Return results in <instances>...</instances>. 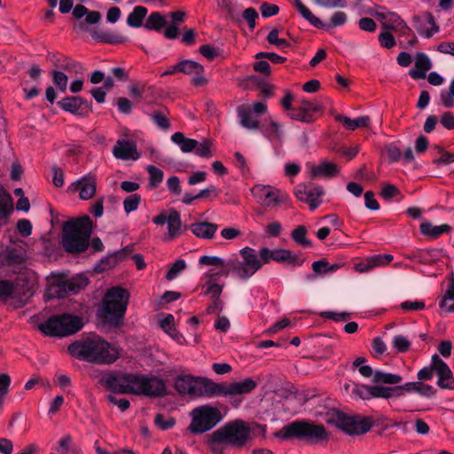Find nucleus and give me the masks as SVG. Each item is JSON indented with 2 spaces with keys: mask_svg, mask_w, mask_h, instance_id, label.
<instances>
[{
  "mask_svg": "<svg viewBox=\"0 0 454 454\" xmlns=\"http://www.w3.org/2000/svg\"><path fill=\"white\" fill-rule=\"evenodd\" d=\"M266 434V426L243 419H234L206 436L205 442L213 454H224L227 446L241 449L256 436Z\"/></svg>",
  "mask_w": 454,
  "mask_h": 454,
  "instance_id": "1",
  "label": "nucleus"
},
{
  "mask_svg": "<svg viewBox=\"0 0 454 454\" xmlns=\"http://www.w3.org/2000/svg\"><path fill=\"white\" fill-rule=\"evenodd\" d=\"M70 355L80 360L110 364L120 356V350L99 336L88 337L68 346Z\"/></svg>",
  "mask_w": 454,
  "mask_h": 454,
  "instance_id": "2",
  "label": "nucleus"
},
{
  "mask_svg": "<svg viewBox=\"0 0 454 454\" xmlns=\"http://www.w3.org/2000/svg\"><path fill=\"white\" fill-rule=\"evenodd\" d=\"M91 234L90 216L67 221L62 226L61 246L68 254H80L88 249Z\"/></svg>",
  "mask_w": 454,
  "mask_h": 454,
  "instance_id": "3",
  "label": "nucleus"
},
{
  "mask_svg": "<svg viewBox=\"0 0 454 454\" xmlns=\"http://www.w3.org/2000/svg\"><path fill=\"white\" fill-rule=\"evenodd\" d=\"M129 293L127 289L114 286L105 294L97 317L105 325L119 326L127 310Z\"/></svg>",
  "mask_w": 454,
  "mask_h": 454,
  "instance_id": "4",
  "label": "nucleus"
},
{
  "mask_svg": "<svg viewBox=\"0 0 454 454\" xmlns=\"http://www.w3.org/2000/svg\"><path fill=\"white\" fill-rule=\"evenodd\" d=\"M275 436L283 440L296 438L311 443L326 442L329 434L323 425L309 420H295L284 426Z\"/></svg>",
  "mask_w": 454,
  "mask_h": 454,
  "instance_id": "5",
  "label": "nucleus"
},
{
  "mask_svg": "<svg viewBox=\"0 0 454 454\" xmlns=\"http://www.w3.org/2000/svg\"><path fill=\"white\" fill-rule=\"evenodd\" d=\"M84 323L81 317L63 313L52 316L39 325V330L48 336L65 337L74 334L80 331Z\"/></svg>",
  "mask_w": 454,
  "mask_h": 454,
  "instance_id": "6",
  "label": "nucleus"
},
{
  "mask_svg": "<svg viewBox=\"0 0 454 454\" xmlns=\"http://www.w3.org/2000/svg\"><path fill=\"white\" fill-rule=\"evenodd\" d=\"M187 430L192 434H200L214 428L223 419L217 407L202 405L193 409Z\"/></svg>",
  "mask_w": 454,
  "mask_h": 454,
  "instance_id": "7",
  "label": "nucleus"
},
{
  "mask_svg": "<svg viewBox=\"0 0 454 454\" xmlns=\"http://www.w3.org/2000/svg\"><path fill=\"white\" fill-rule=\"evenodd\" d=\"M329 424L334 425L338 429L346 434L362 435L369 432L372 428V419L362 416H348L340 411H335L330 419Z\"/></svg>",
  "mask_w": 454,
  "mask_h": 454,
  "instance_id": "8",
  "label": "nucleus"
},
{
  "mask_svg": "<svg viewBox=\"0 0 454 454\" xmlns=\"http://www.w3.org/2000/svg\"><path fill=\"white\" fill-rule=\"evenodd\" d=\"M239 254L242 262L230 260L226 266L230 267L231 272L240 279H247L262 268V263L253 248L244 247L239 251Z\"/></svg>",
  "mask_w": 454,
  "mask_h": 454,
  "instance_id": "9",
  "label": "nucleus"
},
{
  "mask_svg": "<svg viewBox=\"0 0 454 454\" xmlns=\"http://www.w3.org/2000/svg\"><path fill=\"white\" fill-rule=\"evenodd\" d=\"M89 285V278L79 274L73 278L59 280L52 283L47 288L45 296L48 299L64 298L69 294H74L84 289Z\"/></svg>",
  "mask_w": 454,
  "mask_h": 454,
  "instance_id": "10",
  "label": "nucleus"
},
{
  "mask_svg": "<svg viewBox=\"0 0 454 454\" xmlns=\"http://www.w3.org/2000/svg\"><path fill=\"white\" fill-rule=\"evenodd\" d=\"M132 395H144L149 397L163 396L167 394L166 383L155 376L134 374Z\"/></svg>",
  "mask_w": 454,
  "mask_h": 454,
  "instance_id": "11",
  "label": "nucleus"
},
{
  "mask_svg": "<svg viewBox=\"0 0 454 454\" xmlns=\"http://www.w3.org/2000/svg\"><path fill=\"white\" fill-rule=\"evenodd\" d=\"M134 374L108 372L99 379V384L117 394H132Z\"/></svg>",
  "mask_w": 454,
  "mask_h": 454,
  "instance_id": "12",
  "label": "nucleus"
},
{
  "mask_svg": "<svg viewBox=\"0 0 454 454\" xmlns=\"http://www.w3.org/2000/svg\"><path fill=\"white\" fill-rule=\"evenodd\" d=\"M412 22L418 33L425 38H431L440 30V27L436 23L434 15L429 12L414 15Z\"/></svg>",
  "mask_w": 454,
  "mask_h": 454,
  "instance_id": "13",
  "label": "nucleus"
},
{
  "mask_svg": "<svg viewBox=\"0 0 454 454\" xmlns=\"http://www.w3.org/2000/svg\"><path fill=\"white\" fill-rule=\"evenodd\" d=\"M38 287V276L33 270H26L20 274L14 284V291L26 299L33 296Z\"/></svg>",
  "mask_w": 454,
  "mask_h": 454,
  "instance_id": "14",
  "label": "nucleus"
},
{
  "mask_svg": "<svg viewBox=\"0 0 454 454\" xmlns=\"http://www.w3.org/2000/svg\"><path fill=\"white\" fill-rule=\"evenodd\" d=\"M58 105L64 111L80 116H87L92 110L91 104L79 96L67 97L59 101Z\"/></svg>",
  "mask_w": 454,
  "mask_h": 454,
  "instance_id": "15",
  "label": "nucleus"
},
{
  "mask_svg": "<svg viewBox=\"0 0 454 454\" xmlns=\"http://www.w3.org/2000/svg\"><path fill=\"white\" fill-rule=\"evenodd\" d=\"M433 366L438 376L437 385L441 388L454 389V377L448 364L439 357L438 355L433 356Z\"/></svg>",
  "mask_w": 454,
  "mask_h": 454,
  "instance_id": "16",
  "label": "nucleus"
},
{
  "mask_svg": "<svg viewBox=\"0 0 454 454\" xmlns=\"http://www.w3.org/2000/svg\"><path fill=\"white\" fill-rule=\"evenodd\" d=\"M177 67H179V72L184 74H194L195 77L192 79V83L196 87H200L207 84V79L203 76L204 74V67L193 60H182L177 63Z\"/></svg>",
  "mask_w": 454,
  "mask_h": 454,
  "instance_id": "17",
  "label": "nucleus"
},
{
  "mask_svg": "<svg viewBox=\"0 0 454 454\" xmlns=\"http://www.w3.org/2000/svg\"><path fill=\"white\" fill-rule=\"evenodd\" d=\"M359 372L366 378L372 376V382L375 384L397 385L402 382L403 378L398 374L388 373L382 371L373 372L369 365L359 367Z\"/></svg>",
  "mask_w": 454,
  "mask_h": 454,
  "instance_id": "18",
  "label": "nucleus"
},
{
  "mask_svg": "<svg viewBox=\"0 0 454 454\" xmlns=\"http://www.w3.org/2000/svg\"><path fill=\"white\" fill-rule=\"evenodd\" d=\"M323 193V188L320 186L308 189L304 184L299 185L295 191L296 198L301 202L308 203L311 210L316 209L320 205L319 198Z\"/></svg>",
  "mask_w": 454,
  "mask_h": 454,
  "instance_id": "19",
  "label": "nucleus"
},
{
  "mask_svg": "<svg viewBox=\"0 0 454 454\" xmlns=\"http://www.w3.org/2000/svg\"><path fill=\"white\" fill-rule=\"evenodd\" d=\"M199 394L201 396H227L226 383H216L208 378L199 377Z\"/></svg>",
  "mask_w": 454,
  "mask_h": 454,
  "instance_id": "20",
  "label": "nucleus"
},
{
  "mask_svg": "<svg viewBox=\"0 0 454 454\" xmlns=\"http://www.w3.org/2000/svg\"><path fill=\"white\" fill-rule=\"evenodd\" d=\"M113 154L123 160H137L140 158L136 144L130 140H117L113 148Z\"/></svg>",
  "mask_w": 454,
  "mask_h": 454,
  "instance_id": "21",
  "label": "nucleus"
},
{
  "mask_svg": "<svg viewBox=\"0 0 454 454\" xmlns=\"http://www.w3.org/2000/svg\"><path fill=\"white\" fill-rule=\"evenodd\" d=\"M175 388L181 395H189L198 397L199 394V377L191 375L178 376L175 380Z\"/></svg>",
  "mask_w": 454,
  "mask_h": 454,
  "instance_id": "22",
  "label": "nucleus"
},
{
  "mask_svg": "<svg viewBox=\"0 0 454 454\" xmlns=\"http://www.w3.org/2000/svg\"><path fill=\"white\" fill-rule=\"evenodd\" d=\"M258 382L252 378H246L241 381L226 383L227 396L247 395L254 390Z\"/></svg>",
  "mask_w": 454,
  "mask_h": 454,
  "instance_id": "23",
  "label": "nucleus"
},
{
  "mask_svg": "<svg viewBox=\"0 0 454 454\" xmlns=\"http://www.w3.org/2000/svg\"><path fill=\"white\" fill-rule=\"evenodd\" d=\"M133 251L132 246H128L122 250L115 252L114 254L102 259L100 262L95 267L97 272H103L108 269L114 267L119 261L123 260L125 256Z\"/></svg>",
  "mask_w": 454,
  "mask_h": 454,
  "instance_id": "24",
  "label": "nucleus"
},
{
  "mask_svg": "<svg viewBox=\"0 0 454 454\" xmlns=\"http://www.w3.org/2000/svg\"><path fill=\"white\" fill-rule=\"evenodd\" d=\"M168 17L172 20V23L166 27L164 30V36L167 39L174 40L176 39L179 35L178 24L183 23L186 17L184 11H176L168 13Z\"/></svg>",
  "mask_w": 454,
  "mask_h": 454,
  "instance_id": "25",
  "label": "nucleus"
},
{
  "mask_svg": "<svg viewBox=\"0 0 454 454\" xmlns=\"http://www.w3.org/2000/svg\"><path fill=\"white\" fill-rule=\"evenodd\" d=\"M416 69L410 70V75L415 79H425L427 72L431 69L432 63L429 58L423 52H418L415 58Z\"/></svg>",
  "mask_w": 454,
  "mask_h": 454,
  "instance_id": "26",
  "label": "nucleus"
},
{
  "mask_svg": "<svg viewBox=\"0 0 454 454\" xmlns=\"http://www.w3.org/2000/svg\"><path fill=\"white\" fill-rule=\"evenodd\" d=\"M348 17L344 12L337 11L332 15L329 23H324L319 18L316 16V20H312L310 24L317 28H322L325 31L344 25L347 22Z\"/></svg>",
  "mask_w": 454,
  "mask_h": 454,
  "instance_id": "27",
  "label": "nucleus"
},
{
  "mask_svg": "<svg viewBox=\"0 0 454 454\" xmlns=\"http://www.w3.org/2000/svg\"><path fill=\"white\" fill-rule=\"evenodd\" d=\"M273 256L275 262L281 263L286 262L290 266H301L305 261L300 255L285 248L274 249Z\"/></svg>",
  "mask_w": 454,
  "mask_h": 454,
  "instance_id": "28",
  "label": "nucleus"
},
{
  "mask_svg": "<svg viewBox=\"0 0 454 454\" xmlns=\"http://www.w3.org/2000/svg\"><path fill=\"white\" fill-rule=\"evenodd\" d=\"M340 172L338 166L335 163L322 161L317 166H312L310 168L311 178L317 177H333Z\"/></svg>",
  "mask_w": 454,
  "mask_h": 454,
  "instance_id": "29",
  "label": "nucleus"
},
{
  "mask_svg": "<svg viewBox=\"0 0 454 454\" xmlns=\"http://www.w3.org/2000/svg\"><path fill=\"white\" fill-rule=\"evenodd\" d=\"M13 212V202L11 194L0 184V225L5 224Z\"/></svg>",
  "mask_w": 454,
  "mask_h": 454,
  "instance_id": "30",
  "label": "nucleus"
},
{
  "mask_svg": "<svg viewBox=\"0 0 454 454\" xmlns=\"http://www.w3.org/2000/svg\"><path fill=\"white\" fill-rule=\"evenodd\" d=\"M189 228L196 237L211 239L215 236L218 226L215 223L208 222H199L192 223Z\"/></svg>",
  "mask_w": 454,
  "mask_h": 454,
  "instance_id": "31",
  "label": "nucleus"
},
{
  "mask_svg": "<svg viewBox=\"0 0 454 454\" xmlns=\"http://www.w3.org/2000/svg\"><path fill=\"white\" fill-rule=\"evenodd\" d=\"M168 234L166 240H173L182 233V222L180 214L176 209H171L168 220Z\"/></svg>",
  "mask_w": 454,
  "mask_h": 454,
  "instance_id": "32",
  "label": "nucleus"
},
{
  "mask_svg": "<svg viewBox=\"0 0 454 454\" xmlns=\"http://www.w3.org/2000/svg\"><path fill=\"white\" fill-rule=\"evenodd\" d=\"M264 204L268 207H277L287 200L288 196L279 190H273L270 187H262Z\"/></svg>",
  "mask_w": 454,
  "mask_h": 454,
  "instance_id": "33",
  "label": "nucleus"
},
{
  "mask_svg": "<svg viewBox=\"0 0 454 454\" xmlns=\"http://www.w3.org/2000/svg\"><path fill=\"white\" fill-rule=\"evenodd\" d=\"M77 185L81 186L80 198L82 200H90L96 193V180L92 175H88L77 181Z\"/></svg>",
  "mask_w": 454,
  "mask_h": 454,
  "instance_id": "34",
  "label": "nucleus"
},
{
  "mask_svg": "<svg viewBox=\"0 0 454 454\" xmlns=\"http://www.w3.org/2000/svg\"><path fill=\"white\" fill-rule=\"evenodd\" d=\"M419 230L422 235L427 236L431 239H437L443 233H449L451 227L449 224H442L439 226H433L429 222H424L420 224Z\"/></svg>",
  "mask_w": 454,
  "mask_h": 454,
  "instance_id": "35",
  "label": "nucleus"
},
{
  "mask_svg": "<svg viewBox=\"0 0 454 454\" xmlns=\"http://www.w3.org/2000/svg\"><path fill=\"white\" fill-rule=\"evenodd\" d=\"M398 388L402 393L403 390L408 392L416 391L419 393L421 395L427 397H430L435 394V389L432 386L424 384L420 381L408 382L405 383L404 385H399Z\"/></svg>",
  "mask_w": 454,
  "mask_h": 454,
  "instance_id": "36",
  "label": "nucleus"
},
{
  "mask_svg": "<svg viewBox=\"0 0 454 454\" xmlns=\"http://www.w3.org/2000/svg\"><path fill=\"white\" fill-rule=\"evenodd\" d=\"M335 121L342 123L345 126V128L348 130H355L356 129L361 127H368L370 124L369 116H361L352 120L348 116L337 114L335 115Z\"/></svg>",
  "mask_w": 454,
  "mask_h": 454,
  "instance_id": "37",
  "label": "nucleus"
},
{
  "mask_svg": "<svg viewBox=\"0 0 454 454\" xmlns=\"http://www.w3.org/2000/svg\"><path fill=\"white\" fill-rule=\"evenodd\" d=\"M403 393L400 392L398 386L396 387H383L380 384L372 385V398H384L389 399L394 396H401Z\"/></svg>",
  "mask_w": 454,
  "mask_h": 454,
  "instance_id": "38",
  "label": "nucleus"
},
{
  "mask_svg": "<svg viewBox=\"0 0 454 454\" xmlns=\"http://www.w3.org/2000/svg\"><path fill=\"white\" fill-rule=\"evenodd\" d=\"M172 141L180 146L183 153H191L198 145V141L192 138H187L181 132H176L171 137Z\"/></svg>",
  "mask_w": 454,
  "mask_h": 454,
  "instance_id": "39",
  "label": "nucleus"
},
{
  "mask_svg": "<svg viewBox=\"0 0 454 454\" xmlns=\"http://www.w3.org/2000/svg\"><path fill=\"white\" fill-rule=\"evenodd\" d=\"M238 114L240 119V124L248 129H256L259 128V121L253 117L252 112L249 108L240 106L238 110Z\"/></svg>",
  "mask_w": 454,
  "mask_h": 454,
  "instance_id": "40",
  "label": "nucleus"
},
{
  "mask_svg": "<svg viewBox=\"0 0 454 454\" xmlns=\"http://www.w3.org/2000/svg\"><path fill=\"white\" fill-rule=\"evenodd\" d=\"M91 37L97 42L111 44L123 43L126 42V39L121 35H114L101 30H93L91 32Z\"/></svg>",
  "mask_w": 454,
  "mask_h": 454,
  "instance_id": "41",
  "label": "nucleus"
},
{
  "mask_svg": "<svg viewBox=\"0 0 454 454\" xmlns=\"http://www.w3.org/2000/svg\"><path fill=\"white\" fill-rule=\"evenodd\" d=\"M147 14V9L144 6H136L127 18V24L132 27H140Z\"/></svg>",
  "mask_w": 454,
  "mask_h": 454,
  "instance_id": "42",
  "label": "nucleus"
},
{
  "mask_svg": "<svg viewBox=\"0 0 454 454\" xmlns=\"http://www.w3.org/2000/svg\"><path fill=\"white\" fill-rule=\"evenodd\" d=\"M131 97L138 99L147 98L153 96L154 88L146 84L132 83L129 87Z\"/></svg>",
  "mask_w": 454,
  "mask_h": 454,
  "instance_id": "43",
  "label": "nucleus"
},
{
  "mask_svg": "<svg viewBox=\"0 0 454 454\" xmlns=\"http://www.w3.org/2000/svg\"><path fill=\"white\" fill-rule=\"evenodd\" d=\"M307 228L304 225H299L292 231L291 238L297 245L302 247H312V242L307 239Z\"/></svg>",
  "mask_w": 454,
  "mask_h": 454,
  "instance_id": "44",
  "label": "nucleus"
},
{
  "mask_svg": "<svg viewBox=\"0 0 454 454\" xmlns=\"http://www.w3.org/2000/svg\"><path fill=\"white\" fill-rule=\"evenodd\" d=\"M165 25V17L161 13L154 12L149 15L145 24V27L148 30L160 31Z\"/></svg>",
  "mask_w": 454,
  "mask_h": 454,
  "instance_id": "45",
  "label": "nucleus"
},
{
  "mask_svg": "<svg viewBox=\"0 0 454 454\" xmlns=\"http://www.w3.org/2000/svg\"><path fill=\"white\" fill-rule=\"evenodd\" d=\"M146 170L149 174V186L152 189L157 188L163 180V171L153 165L147 166Z\"/></svg>",
  "mask_w": 454,
  "mask_h": 454,
  "instance_id": "46",
  "label": "nucleus"
},
{
  "mask_svg": "<svg viewBox=\"0 0 454 454\" xmlns=\"http://www.w3.org/2000/svg\"><path fill=\"white\" fill-rule=\"evenodd\" d=\"M11 377L7 373H0V411H3L5 397L7 396L11 386Z\"/></svg>",
  "mask_w": 454,
  "mask_h": 454,
  "instance_id": "47",
  "label": "nucleus"
},
{
  "mask_svg": "<svg viewBox=\"0 0 454 454\" xmlns=\"http://www.w3.org/2000/svg\"><path fill=\"white\" fill-rule=\"evenodd\" d=\"M351 392L362 400L372 399V385L353 383Z\"/></svg>",
  "mask_w": 454,
  "mask_h": 454,
  "instance_id": "48",
  "label": "nucleus"
},
{
  "mask_svg": "<svg viewBox=\"0 0 454 454\" xmlns=\"http://www.w3.org/2000/svg\"><path fill=\"white\" fill-rule=\"evenodd\" d=\"M387 16V21L381 22L382 28L384 30H397L403 20L395 12H389Z\"/></svg>",
  "mask_w": 454,
  "mask_h": 454,
  "instance_id": "49",
  "label": "nucleus"
},
{
  "mask_svg": "<svg viewBox=\"0 0 454 454\" xmlns=\"http://www.w3.org/2000/svg\"><path fill=\"white\" fill-rule=\"evenodd\" d=\"M442 105L447 108L454 106V79L451 81L449 90H443L440 94Z\"/></svg>",
  "mask_w": 454,
  "mask_h": 454,
  "instance_id": "50",
  "label": "nucleus"
},
{
  "mask_svg": "<svg viewBox=\"0 0 454 454\" xmlns=\"http://www.w3.org/2000/svg\"><path fill=\"white\" fill-rule=\"evenodd\" d=\"M288 114L291 119L302 122L309 123L314 121L313 115L307 114L306 112L302 110V106L301 105L297 108H293Z\"/></svg>",
  "mask_w": 454,
  "mask_h": 454,
  "instance_id": "51",
  "label": "nucleus"
},
{
  "mask_svg": "<svg viewBox=\"0 0 454 454\" xmlns=\"http://www.w3.org/2000/svg\"><path fill=\"white\" fill-rule=\"evenodd\" d=\"M141 201L140 195L133 193L129 195L123 201L124 210L126 213L135 211Z\"/></svg>",
  "mask_w": 454,
  "mask_h": 454,
  "instance_id": "52",
  "label": "nucleus"
},
{
  "mask_svg": "<svg viewBox=\"0 0 454 454\" xmlns=\"http://www.w3.org/2000/svg\"><path fill=\"white\" fill-rule=\"evenodd\" d=\"M186 268V263L183 259L176 260L170 269L168 270L166 274V278L168 280H173L176 278L178 273L184 270Z\"/></svg>",
  "mask_w": 454,
  "mask_h": 454,
  "instance_id": "53",
  "label": "nucleus"
},
{
  "mask_svg": "<svg viewBox=\"0 0 454 454\" xmlns=\"http://www.w3.org/2000/svg\"><path fill=\"white\" fill-rule=\"evenodd\" d=\"M212 142L210 140H203V142L199 143L197 147L194 149L195 153L200 157L211 158L213 153L211 152Z\"/></svg>",
  "mask_w": 454,
  "mask_h": 454,
  "instance_id": "54",
  "label": "nucleus"
},
{
  "mask_svg": "<svg viewBox=\"0 0 454 454\" xmlns=\"http://www.w3.org/2000/svg\"><path fill=\"white\" fill-rule=\"evenodd\" d=\"M52 79L55 85L61 90L66 91L67 87L68 77L66 74L61 71L53 70Z\"/></svg>",
  "mask_w": 454,
  "mask_h": 454,
  "instance_id": "55",
  "label": "nucleus"
},
{
  "mask_svg": "<svg viewBox=\"0 0 454 454\" xmlns=\"http://www.w3.org/2000/svg\"><path fill=\"white\" fill-rule=\"evenodd\" d=\"M267 42L280 48H287L290 46V43L286 39L278 38V30L277 28L272 29L268 34Z\"/></svg>",
  "mask_w": 454,
  "mask_h": 454,
  "instance_id": "56",
  "label": "nucleus"
},
{
  "mask_svg": "<svg viewBox=\"0 0 454 454\" xmlns=\"http://www.w3.org/2000/svg\"><path fill=\"white\" fill-rule=\"evenodd\" d=\"M393 345L398 352L404 353L410 349L411 342L406 337L397 335L393 340Z\"/></svg>",
  "mask_w": 454,
  "mask_h": 454,
  "instance_id": "57",
  "label": "nucleus"
},
{
  "mask_svg": "<svg viewBox=\"0 0 454 454\" xmlns=\"http://www.w3.org/2000/svg\"><path fill=\"white\" fill-rule=\"evenodd\" d=\"M151 118L154 121L156 125H158L162 129H169V121L166 116V114L160 111H154L151 114Z\"/></svg>",
  "mask_w": 454,
  "mask_h": 454,
  "instance_id": "58",
  "label": "nucleus"
},
{
  "mask_svg": "<svg viewBox=\"0 0 454 454\" xmlns=\"http://www.w3.org/2000/svg\"><path fill=\"white\" fill-rule=\"evenodd\" d=\"M388 31L389 30H385V32L379 35V42L380 45L386 49H391L396 43L394 35Z\"/></svg>",
  "mask_w": 454,
  "mask_h": 454,
  "instance_id": "59",
  "label": "nucleus"
},
{
  "mask_svg": "<svg viewBox=\"0 0 454 454\" xmlns=\"http://www.w3.org/2000/svg\"><path fill=\"white\" fill-rule=\"evenodd\" d=\"M154 423L162 430L171 428L176 424L174 418H168L165 419V417L161 413H158L154 418Z\"/></svg>",
  "mask_w": 454,
  "mask_h": 454,
  "instance_id": "60",
  "label": "nucleus"
},
{
  "mask_svg": "<svg viewBox=\"0 0 454 454\" xmlns=\"http://www.w3.org/2000/svg\"><path fill=\"white\" fill-rule=\"evenodd\" d=\"M73 438L70 434L64 435L58 442V446L55 450L59 454H67L69 450V448L72 444Z\"/></svg>",
  "mask_w": 454,
  "mask_h": 454,
  "instance_id": "61",
  "label": "nucleus"
},
{
  "mask_svg": "<svg viewBox=\"0 0 454 454\" xmlns=\"http://www.w3.org/2000/svg\"><path fill=\"white\" fill-rule=\"evenodd\" d=\"M294 4L300 12V14L307 20L309 23L312 20H316V16L309 11V9L305 6L301 0H293Z\"/></svg>",
  "mask_w": 454,
  "mask_h": 454,
  "instance_id": "62",
  "label": "nucleus"
},
{
  "mask_svg": "<svg viewBox=\"0 0 454 454\" xmlns=\"http://www.w3.org/2000/svg\"><path fill=\"white\" fill-rule=\"evenodd\" d=\"M14 293V284L10 280L0 279V298H6Z\"/></svg>",
  "mask_w": 454,
  "mask_h": 454,
  "instance_id": "63",
  "label": "nucleus"
},
{
  "mask_svg": "<svg viewBox=\"0 0 454 454\" xmlns=\"http://www.w3.org/2000/svg\"><path fill=\"white\" fill-rule=\"evenodd\" d=\"M199 52L208 60H213L218 56L216 49L210 44L201 45L199 48Z\"/></svg>",
  "mask_w": 454,
  "mask_h": 454,
  "instance_id": "64",
  "label": "nucleus"
}]
</instances>
